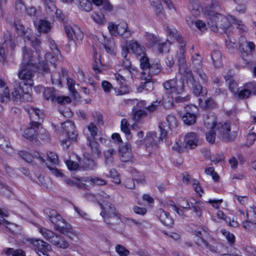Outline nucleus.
<instances>
[{
	"instance_id": "nucleus-44",
	"label": "nucleus",
	"mask_w": 256,
	"mask_h": 256,
	"mask_svg": "<svg viewBox=\"0 0 256 256\" xmlns=\"http://www.w3.org/2000/svg\"><path fill=\"white\" fill-rule=\"evenodd\" d=\"M92 4L89 0H80L78 8L86 12H90L92 8Z\"/></svg>"
},
{
	"instance_id": "nucleus-20",
	"label": "nucleus",
	"mask_w": 256,
	"mask_h": 256,
	"mask_svg": "<svg viewBox=\"0 0 256 256\" xmlns=\"http://www.w3.org/2000/svg\"><path fill=\"white\" fill-rule=\"evenodd\" d=\"M40 126V122H30V126L24 132L23 136L27 139L32 140L38 133Z\"/></svg>"
},
{
	"instance_id": "nucleus-45",
	"label": "nucleus",
	"mask_w": 256,
	"mask_h": 256,
	"mask_svg": "<svg viewBox=\"0 0 256 256\" xmlns=\"http://www.w3.org/2000/svg\"><path fill=\"white\" fill-rule=\"evenodd\" d=\"M96 164L94 160L89 158H85L84 160L83 168L86 170H92L96 167Z\"/></svg>"
},
{
	"instance_id": "nucleus-15",
	"label": "nucleus",
	"mask_w": 256,
	"mask_h": 256,
	"mask_svg": "<svg viewBox=\"0 0 256 256\" xmlns=\"http://www.w3.org/2000/svg\"><path fill=\"white\" fill-rule=\"evenodd\" d=\"M15 37L12 36L10 33H6L4 36V42L2 45L0 46V61L4 62L6 60V54L4 48L8 45L10 46L12 50H14L15 48Z\"/></svg>"
},
{
	"instance_id": "nucleus-6",
	"label": "nucleus",
	"mask_w": 256,
	"mask_h": 256,
	"mask_svg": "<svg viewBox=\"0 0 256 256\" xmlns=\"http://www.w3.org/2000/svg\"><path fill=\"white\" fill-rule=\"evenodd\" d=\"M100 206L102 210L100 215L106 224L114 226L120 222V215L113 204L102 200Z\"/></svg>"
},
{
	"instance_id": "nucleus-11",
	"label": "nucleus",
	"mask_w": 256,
	"mask_h": 256,
	"mask_svg": "<svg viewBox=\"0 0 256 256\" xmlns=\"http://www.w3.org/2000/svg\"><path fill=\"white\" fill-rule=\"evenodd\" d=\"M164 88L170 90L171 93L176 94H182L184 91V80L172 78L163 83Z\"/></svg>"
},
{
	"instance_id": "nucleus-5",
	"label": "nucleus",
	"mask_w": 256,
	"mask_h": 256,
	"mask_svg": "<svg viewBox=\"0 0 256 256\" xmlns=\"http://www.w3.org/2000/svg\"><path fill=\"white\" fill-rule=\"evenodd\" d=\"M179 71L186 80V83L192 86L193 93L196 96H204L207 94V90L198 84L195 80L191 70L188 68L186 64L185 58L182 56L178 60Z\"/></svg>"
},
{
	"instance_id": "nucleus-63",
	"label": "nucleus",
	"mask_w": 256,
	"mask_h": 256,
	"mask_svg": "<svg viewBox=\"0 0 256 256\" xmlns=\"http://www.w3.org/2000/svg\"><path fill=\"white\" fill-rule=\"evenodd\" d=\"M92 184L98 186H104L106 184V180L98 177L88 178Z\"/></svg>"
},
{
	"instance_id": "nucleus-53",
	"label": "nucleus",
	"mask_w": 256,
	"mask_h": 256,
	"mask_svg": "<svg viewBox=\"0 0 256 256\" xmlns=\"http://www.w3.org/2000/svg\"><path fill=\"white\" fill-rule=\"evenodd\" d=\"M141 72V78L144 80H152V74L150 67L142 68Z\"/></svg>"
},
{
	"instance_id": "nucleus-61",
	"label": "nucleus",
	"mask_w": 256,
	"mask_h": 256,
	"mask_svg": "<svg viewBox=\"0 0 256 256\" xmlns=\"http://www.w3.org/2000/svg\"><path fill=\"white\" fill-rule=\"evenodd\" d=\"M130 91V88L126 85L121 86L116 90V94L117 96H121L128 94Z\"/></svg>"
},
{
	"instance_id": "nucleus-35",
	"label": "nucleus",
	"mask_w": 256,
	"mask_h": 256,
	"mask_svg": "<svg viewBox=\"0 0 256 256\" xmlns=\"http://www.w3.org/2000/svg\"><path fill=\"white\" fill-rule=\"evenodd\" d=\"M213 64L216 68L220 67L222 64V56L221 52L218 50H214L211 54Z\"/></svg>"
},
{
	"instance_id": "nucleus-48",
	"label": "nucleus",
	"mask_w": 256,
	"mask_h": 256,
	"mask_svg": "<svg viewBox=\"0 0 256 256\" xmlns=\"http://www.w3.org/2000/svg\"><path fill=\"white\" fill-rule=\"evenodd\" d=\"M166 121L170 129L176 128L178 126V120L176 116L172 114H169L166 117Z\"/></svg>"
},
{
	"instance_id": "nucleus-26",
	"label": "nucleus",
	"mask_w": 256,
	"mask_h": 256,
	"mask_svg": "<svg viewBox=\"0 0 256 256\" xmlns=\"http://www.w3.org/2000/svg\"><path fill=\"white\" fill-rule=\"evenodd\" d=\"M131 148V145L128 143L120 148V160L122 162H128L132 160V154Z\"/></svg>"
},
{
	"instance_id": "nucleus-22",
	"label": "nucleus",
	"mask_w": 256,
	"mask_h": 256,
	"mask_svg": "<svg viewBox=\"0 0 256 256\" xmlns=\"http://www.w3.org/2000/svg\"><path fill=\"white\" fill-rule=\"evenodd\" d=\"M88 145L90 150V154L94 158H99L101 155V150L98 143L95 138L87 137Z\"/></svg>"
},
{
	"instance_id": "nucleus-47",
	"label": "nucleus",
	"mask_w": 256,
	"mask_h": 256,
	"mask_svg": "<svg viewBox=\"0 0 256 256\" xmlns=\"http://www.w3.org/2000/svg\"><path fill=\"white\" fill-rule=\"evenodd\" d=\"M86 129L88 131L90 136L88 137L92 138H95L94 137L97 135L98 128L93 122H90L87 126Z\"/></svg>"
},
{
	"instance_id": "nucleus-24",
	"label": "nucleus",
	"mask_w": 256,
	"mask_h": 256,
	"mask_svg": "<svg viewBox=\"0 0 256 256\" xmlns=\"http://www.w3.org/2000/svg\"><path fill=\"white\" fill-rule=\"evenodd\" d=\"M56 230L68 236L72 240L78 237V234L73 230L72 226L68 223H64L63 226H58Z\"/></svg>"
},
{
	"instance_id": "nucleus-18",
	"label": "nucleus",
	"mask_w": 256,
	"mask_h": 256,
	"mask_svg": "<svg viewBox=\"0 0 256 256\" xmlns=\"http://www.w3.org/2000/svg\"><path fill=\"white\" fill-rule=\"evenodd\" d=\"M28 240L35 248V250H38V253L52 250L50 245L42 240L30 238Z\"/></svg>"
},
{
	"instance_id": "nucleus-56",
	"label": "nucleus",
	"mask_w": 256,
	"mask_h": 256,
	"mask_svg": "<svg viewBox=\"0 0 256 256\" xmlns=\"http://www.w3.org/2000/svg\"><path fill=\"white\" fill-rule=\"evenodd\" d=\"M161 100L158 101L156 100L154 102H153L150 106L146 107V109L148 112L150 113L154 112L158 109Z\"/></svg>"
},
{
	"instance_id": "nucleus-21",
	"label": "nucleus",
	"mask_w": 256,
	"mask_h": 256,
	"mask_svg": "<svg viewBox=\"0 0 256 256\" xmlns=\"http://www.w3.org/2000/svg\"><path fill=\"white\" fill-rule=\"evenodd\" d=\"M49 219L54 224L56 230L58 226H63L64 223H66L62 216L54 210H50L47 212Z\"/></svg>"
},
{
	"instance_id": "nucleus-30",
	"label": "nucleus",
	"mask_w": 256,
	"mask_h": 256,
	"mask_svg": "<svg viewBox=\"0 0 256 256\" xmlns=\"http://www.w3.org/2000/svg\"><path fill=\"white\" fill-rule=\"evenodd\" d=\"M239 44L242 52L246 53V54H248V52H251L254 50L255 48V45L252 42L247 41L242 36L240 38Z\"/></svg>"
},
{
	"instance_id": "nucleus-42",
	"label": "nucleus",
	"mask_w": 256,
	"mask_h": 256,
	"mask_svg": "<svg viewBox=\"0 0 256 256\" xmlns=\"http://www.w3.org/2000/svg\"><path fill=\"white\" fill-rule=\"evenodd\" d=\"M162 104L166 108H170L173 106V98L169 94H166L161 101Z\"/></svg>"
},
{
	"instance_id": "nucleus-34",
	"label": "nucleus",
	"mask_w": 256,
	"mask_h": 256,
	"mask_svg": "<svg viewBox=\"0 0 256 256\" xmlns=\"http://www.w3.org/2000/svg\"><path fill=\"white\" fill-rule=\"evenodd\" d=\"M130 124L126 118L122 119L121 120L120 128L122 131L125 134L128 140L132 138V134L130 130Z\"/></svg>"
},
{
	"instance_id": "nucleus-4",
	"label": "nucleus",
	"mask_w": 256,
	"mask_h": 256,
	"mask_svg": "<svg viewBox=\"0 0 256 256\" xmlns=\"http://www.w3.org/2000/svg\"><path fill=\"white\" fill-rule=\"evenodd\" d=\"M32 46L36 50L35 55H34V52L30 48L26 46L23 48L22 62L20 66H32L35 68H39L43 72H48V68L47 63L44 61H41L40 60V44H38V46Z\"/></svg>"
},
{
	"instance_id": "nucleus-59",
	"label": "nucleus",
	"mask_w": 256,
	"mask_h": 256,
	"mask_svg": "<svg viewBox=\"0 0 256 256\" xmlns=\"http://www.w3.org/2000/svg\"><path fill=\"white\" fill-rule=\"evenodd\" d=\"M192 184L195 192L198 194L200 196L204 194V190L200 186V182L197 180L193 179L191 180Z\"/></svg>"
},
{
	"instance_id": "nucleus-38",
	"label": "nucleus",
	"mask_w": 256,
	"mask_h": 256,
	"mask_svg": "<svg viewBox=\"0 0 256 256\" xmlns=\"http://www.w3.org/2000/svg\"><path fill=\"white\" fill-rule=\"evenodd\" d=\"M224 78L227 84L228 85L229 88L230 90L235 94L238 90V84L232 78V76L229 75H227L224 76Z\"/></svg>"
},
{
	"instance_id": "nucleus-51",
	"label": "nucleus",
	"mask_w": 256,
	"mask_h": 256,
	"mask_svg": "<svg viewBox=\"0 0 256 256\" xmlns=\"http://www.w3.org/2000/svg\"><path fill=\"white\" fill-rule=\"evenodd\" d=\"M51 28L50 23L46 20H40V21L38 29L40 31L44 32H47Z\"/></svg>"
},
{
	"instance_id": "nucleus-32",
	"label": "nucleus",
	"mask_w": 256,
	"mask_h": 256,
	"mask_svg": "<svg viewBox=\"0 0 256 256\" xmlns=\"http://www.w3.org/2000/svg\"><path fill=\"white\" fill-rule=\"evenodd\" d=\"M198 101L200 106L204 109H210L216 106L214 100L212 98H199Z\"/></svg>"
},
{
	"instance_id": "nucleus-19",
	"label": "nucleus",
	"mask_w": 256,
	"mask_h": 256,
	"mask_svg": "<svg viewBox=\"0 0 256 256\" xmlns=\"http://www.w3.org/2000/svg\"><path fill=\"white\" fill-rule=\"evenodd\" d=\"M192 62L195 68V72L200 78L206 82L207 80L206 76L202 70V58L198 54H195L192 57Z\"/></svg>"
},
{
	"instance_id": "nucleus-8",
	"label": "nucleus",
	"mask_w": 256,
	"mask_h": 256,
	"mask_svg": "<svg viewBox=\"0 0 256 256\" xmlns=\"http://www.w3.org/2000/svg\"><path fill=\"white\" fill-rule=\"evenodd\" d=\"M122 70H120L119 72L114 74L115 78L120 84H123L126 82V78H130L132 73L135 70L134 67L132 66L131 62L128 58H124L122 62Z\"/></svg>"
},
{
	"instance_id": "nucleus-23",
	"label": "nucleus",
	"mask_w": 256,
	"mask_h": 256,
	"mask_svg": "<svg viewBox=\"0 0 256 256\" xmlns=\"http://www.w3.org/2000/svg\"><path fill=\"white\" fill-rule=\"evenodd\" d=\"M128 48L136 56L140 57L146 55L145 48L135 40H130L128 42Z\"/></svg>"
},
{
	"instance_id": "nucleus-37",
	"label": "nucleus",
	"mask_w": 256,
	"mask_h": 256,
	"mask_svg": "<svg viewBox=\"0 0 256 256\" xmlns=\"http://www.w3.org/2000/svg\"><path fill=\"white\" fill-rule=\"evenodd\" d=\"M196 117L194 114L186 112L182 116V120L186 125H192L195 123Z\"/></svg>"
},
{
	"instance_id": "nucleus-60",
	"label": "nucleus",
	"mask_w": 256,
	"mask_h": 256,
	"mask_svg": "<svg viewBox=\"0 0 256 256\" xmlns=\"http://www.w3.org/2000/svg\"><path fill=\"white\" fill-rule=\"evenodd\" d=\"M192 25H194L200 31L203 32L206 30V26L204 22L202 20H196L194 22H191Z\"/></svg>"
},
{
	"instance_id": "nucleus-46",
	"label": "nucleus",
	"mask_w": 256,
	"mask_h": 256,
	"mask_svg": "<svg viewBox=\"0 0 256 256\" xmlns=\"http://www.w3.org/2000/svg\"><path fill=\"white\" fill-rule=\"evenodd\" d=\"M150 4L156 14L158 15L162 12L163 8L160 0H152Z\"/></svg>"
},
{
	"instance_id": "nucleus-41",
	"label": "nucleus",
	"mask_w": 256,
	"mask_h": 256,
	"mask_svg": "<svg viewBox=\"0 0 256 256\" xmlns=\"http://www.w3.org/2000/svg\"><path fill=\"white\" fill-rule=\"evenodd\" d=\"M146 82L142 83V82L140 84L138 88V90L141 92L144 90H146V91H152L154 88V82L152 81V80H146Z\"/></svg>"
},
{
	"instance_id": "nucleus-39",
	"label": "nucleus",
	"mask_w": 256,
	"mask_h": 256,
	"mask_svg": "<svg viewBox=\"0 0 256 256\" xmlns=\"http://www.w3.org/2000/svg\"><path fill=\"white\" fill-rule=\"evenodd\" d=\"M43 95L46 100L50 101L52 102H55L56 96L53 88H45L43 92Z\"/></svg>"
},
{
	"instance_id": "nucleus-55",
	"label": "nucleus",
	"mask_w": 256,
	"mask_h": 256,
	"mask_svg": "<svg viewBox=\"0 0 256 256\" xmlns=\"http://www.w3.org/2000/svg\"><path fill=\"white\" fill-rule=\"evenodd\" d=\"M92 18L96 23L102 24L105 22L104 16L102 12H96L92 16Z\"/></svg>"
},
{
	"instance_id": "nucleus-36",
	"label": "nucleus",
	"mask_w": 256,
	"mask_h": 256,
	"mask_svg": "<svg viewBox=\"0 0 256 256\" xmlns=\"http://www.w3.org/2000/svg\"><path fill=\"white\" fill-rule=\"evenodd\" d=\"M188 8L194 16L198 15L201 8L199 1L198 0H190Z\"/></svg>"
},
{
	"instance_id": "nucleus-52",
	"label": "nucleus",
	"mask_w": 256,
	"mask_h": 256,
	"mask_svg": "<svg viewBox=\"0 0 256 256\" xmlns=\"http://www.w3.org/2000/svg\"><path fill=\"white\" fill-rule=\"evenodd\" d=\"M6 254L7 255L12 254V256H26L25 252L21 249L14 250L12 248H8Z\"/></svg>"
},
{
	"instance_id": "nucleus-13",
	"label": "nucleus",
	"mask_w": 256,
	"mask_h": 256,
	"mask_svg": "<svg viewBox=\"0 0 256 256\" xmlns=\"http://www.w3.org/2000/svg\"><path fill=\"white\" fill-rule=\"evenodd\" d=\"M32 66H20V70L18 76L20 79L22 80L25 85L32 86L34 85L33 78L34 76L32 72Z\"/></svg>"
},
{
	"instance_id": "nucleus-64",
	"label": "nucleus",
	"mask_w": 256,
	"mask_h": 256,
	"mask_svg": "<svg viewBox=\"0 0 256 256\" xmlns=\"http://www.w3.org/2000/svg\"><path fill=\"white\" fill-rule=\"evenodd\" d=\"M116 250L120 256H127L129 254V251L121 245H117L116 246Z\"/></svg>"
},
{
	"instance_id": "nucleus-14",
	"label": "nucleus",
	"mask_w": 256,
	"mask_h": 256,
	"mask_svg": "<svg viewBox=\"0 0 256 256\" xmlns=\"http://www.w3.org/2000/svg\"><path fill=\"white\" fill-rule=\"evenodd\" d=\"M200 144L199 135L194 132H187L184 138V147L190 150L196 148Z\"/></svg>"
},
{
	"instance_id": "nucleus-1",
	"label": "nucleus",
	"mask_w": 256,
	"mask_h": 256,
	"mask_svg": "<svg viewBox=\"0 0 256 256\" xmlns=\"http://www.w3.org/2000/svg\"><path fill=\"white\" fill-rule=\"evenodd\" d=\"M212 3L213 6L203 9V12L206 18L208 25L214 32H217L219 28L225 32L230 26L232 23H234L235 18L232 16L226 17L216 12L212 9L217 6L216 1L212 0Z\"/></svg>"
},
{
	"instance_id": "nucleus-2",
	"label": "nucleus",
	"mask_w": 256,
	"mask_h": 256,
	"mask_svg": "<svg viewBox=\"0 0 256 256\" xmlns=\"http://www.w3.org/2000/svg\"><path fill=\"white\" fill-rule=\"evenodd\" d=\"M193 233L196 236L194 239L196 243L199 246L202 248H206L214 253H218L222 255L226 254L222 250L224 246L222 244L216 242L213 238L208 240H205L208 238L210 236L209 230L206 227H200L198 230L193 231Z\"/></svg>"
},
{
	"instance_id": "nucleus-3",
	"label": "nucleus",
	"mask_w": 256,
	"mask_h": 256,
	"mask_svg": "<svg viewBox=\"0 0 256 256\" xmlns=\"http://www.w3.org/2000/svg\"><path fill=\"white\" fill-rule=\"evenodd\" d=\"M204 124L208 128L211 130H218V132L222 139L225 142H228L234 140L236 136V132H230V124L225 123L222 124L220 123L216 124V118L212 114H208L204 116Z\"/></svg>"
},
{
	"instance_id": "nucleus-7",
	"label": "nucleus",
	"mask_w": 256,
	"mask_h": 256,
	"mask_svg": "<svg viewBox=\"0 0 256 256\" xmlns=\"http://www.w3.org/2000/svg\"><path fill=\"white\" fill-rule=\"evenodd\" d=\"M62 132L60 138L64 148H68L70 144V140H75L77 138L75 126L72 122L67 120L62 124Z\"/></svg>"
},
{
	"instance_id": "nucleus-43",
	"label": "nucleus",
	"mask_w": 256,
	"mask_h": 256,
	"mask_svg": "<svg viewBox=\"0 0 256 256\" xmlns=\"http://www.w3.org/2000/svg\"><path fill=\"white\" fill-rule=\"evenodd\" d=\"M251 91L246 88H243L239 90L234 95L238 100H243L248 98L251 94Z\"/></svg>"
},
{
	"instance_id": "nucleus-17",
	"label": "nucleus",
	"mask_w": 256,
	"mask_h": 256,
	"mask_svg": "<svg viewBox=\"0 0 256 256\" xmlns=\"http://www.w3.org/2000/svg\"><path fill=\"white\" fill-rule=\"evenodd\" d=\"M65 30L70 40H74V38L77 40L80 41L83 38V33L78 26L72 27L70 26H66Z\"/></svg>"
},
{
	"instance_id": "nucleus-16",
	"label": "nucleus",
	"mask_w": 256,
	"mask_h": 256,
	"mask_svg": "<svg viewBox=\"0 0 256 256\" xmlns=\"http://www.w3.org/2000/svg\"><path fill=\"white\" fill-rule=\"evenodd\" d=\"M166 31L168 34L170 36L173 37L180 44V48L178 52V54H179L180 56L178 55V60L179 58H180L182 56H184V47L185 46V43L183 42L182 38L180 37L178 32L177 30L174 27H167Z\"/></svg>"
},
{
	"instance_id": "nucleus-25",
	"label": "nucleus",
	"mask_w": 256,
	"mask_h": 256,
	"mask_svg": "<svg viewBox=\"0 0 256 256\" xmlns=\"http://www.w3.org/2000/svg\"><path fill=\"white\" fill-rule=\"evenodd\" d=\"M256 214L254 211L247 213L246 219L243 222L242 226L246 230H252L256 228Z\"/></svg>"
},
{
	"instance_id": "nucleus-57",
	"label": "nucleus",
	"mask_w": 256,
	"mask_h": 256,
	"mask_svg": "<svg viewBox=\"0 0 256 256\" xmlns=\"http://www.w3.org/2000/svg\"><path fill=\"white\" fill-rule=\"evenodd\" d=\"M47 160H49L53 165H58V156L52 152H47Z\"/></svg>"
},
{
	"instance_id": "nucleus-54",
	"label": "nucleus",
	"mask_w": 256,
	"mask_h": 256,
	"mask_svg": "<svg viewBox=\"0 0 256 256\" xmlns=\"http://www.w3.org/2000/svg\"><path fill=\"white\" fill-rule=\"evenodd\" d=\"M145 36L148 41V45L150 46H153L158 42V38L153 34L146 32Z\"/></svg>"
},
{
	"instance_id": "nucleus-27",
	"label": "nucleus",
	"mask_w": 256,
	"mask_h": 256,
	"mask_svg": "<svg viewBox=\"0 0 256 256\" xmlns=\"http://www.w3.org/2000/svg\"><path fill=\"white\" fill-rule=\"evenodd\" d=\"M50 243L58 248L66 249L70 246L69 242L62 236L56 234L54 238L50 240Z\"/></svg>"
},
{
	"instance_id": "nucleus-58",
	"label": "nucleus",
	"mask_w": 256,
	"mask_h": 256,
	"mask_svg": "<svg viewBox=\"0 0 256 256\" xmlns=\"http://www.w3.org/2000/svg\"><path fill=\"white\" fill-rule=\"evenodd\" d=\"M94 62L93 64V69L96 72H100L103 70V67L102 65L101 62L97 56H94Z\"/></svg>"
},
{
	"instance_id": "nucleus-33",
	"label": "nucleus",
	"mask_w": 256,
	"mask_h": 256,
	"mask_svg": "<svg viewBox=\"0 0 256 256\" xmlns=\"http://www.w3.org/2000/svg\"><path fill=\"white\" fill-rule=\"evenodd\" d=\"M128 26L126 22H120L117 24L116 36H124L126 37L129 36L132 32L128 29Z\"/></svg>"
},
{
	"instance_id": "nucleus-49",
	"label": "nucleus",
	"mask_w": 256,
	"mask_h": 256,
	"mask_svg": "<svg viewBox=\"0 0 256 256\" xmlns=\"http://www.w3.org/2000/svg\"><path fill=\"white\" fill-rule=\"evenodd\" d=\"M10 99V93L8 88L0 90V102H7Z\"/></svg>"
},
{
	"instance_id": "nucleus-50",
	"label": "nucleus",
	"mask_w": 256,
	"mask_h": 256,
	"mask_svg": "<svg viewBox=\"0 0 256 256\" xmlns=\"http://www.w3.org/2000/svg\"><path fill=\"white\" fill-rule=\"evenodd\" d=\"M10 144L9 140L4 134L0 132V148L6 150L10 148Z\"/></svg>"
},
{
	"instance_id": "nucleus-28",
	"label": "nucleus",
	"mask_w": 256,
	"mask_h": 256,
	"mask_svg": "<svg viewBox=\"0 0 256 256\" xmlns=\"http://www.w3.org/2000/svg\"><path fill=\"white\" fill-rule=\"evenodd\" d=\"M157 217L162 224L166 226H169L173 224V220L170 216L168 213L162 209L157 211Z\"/></svg>"
},
{
	"instance_id": "nucleus-40",
	"label": "nucleus",
	"mask_w": 256,
	"mask_h": 256,
	"mask_svg": "<svg viewBox=\"0 0 256 256\" xmlns=\"http://www.w3.org/2000/svg\"><path fill=\"white\" fill-rule=\"evenodd\" d=\"M38 231L43 237L50 242V240L54 238L56 235L52 231L44 228H40Z\"/></svg>"
},
{
	"instance_id": "nucleus-10",
	"label": "nucleus",
	"mask_w": 256,
	"mask_h": 256,
	"mask_svg": "<svg viewBox=\"0 0 256 256\" xmlns=\"http://www.w3.org/2000/svg\"><path fill=\"white\" fill-rule=\"evenodd\" d=\"M14 24L18 34L26 38L31 42L32 45L34 47L38 46V44H40V41L38 38L33 36L32 32L30 28H25L20 21H16Z\"/></svg>"
},
{
	"instance_id": "nucleus-9",
	"label": "nucleus",
	"mask_w": 256,
	"mask_h": 256,
	"mask_svg": "<svg viewBox=\"0 0 256 256\" xmlns=\"http://www.w3.org/2000/svg\"><path fill=\"white\" fill-rule=\"evenodd\" d=\"M166 131L162 128V126H160L157 132H149L146 134L144 140V143L146 145H156L162 141L164 139H166Z\"/></svg>"
},
{
	"instance_id": "nucleus-31",
	"label": "nucleus",
	"mask_w": 256,
	"mask_h": 256,
	"mask_svg": "<svg viewBox=\"0 0 256 256\" xmlns=\"http://www.w3.org/2000/svg\"><path fill=\"white\" fill-rule=\"evenodd\" d=\"M190 202L191 204V210H193L194 216L200 218L202 215V208L203 202L200 201H196L194 198H190Z\"/></svg>"
},
{
	"instance_id": "nucleus-12",
	"label": "nucleus",
	"mask_w": 256,
	"mask_h": 256,
	"mask_svg": "<svg viewBox=\"0 0 256 256\" xmlns=\"http://www.w3.org/2000/svg\"><path fill=\"white\" fill-rule=\"evenodd\" d=\"M12 96L13 100L16 102H19L22 100L26 102L32 100L31 94L28 91L24 90L20 83L14 85V90L12 92Z\"/></svg>"
},
{
	"instance_id": "nucleus-29",
	"label": "nucleus",
	"mask_w": 256,
	"mask_h": 256,
	"mask_svg": "<svg viewBox=\"0 0 256 256\" xmlns=\"http://www.w3.org/2000/svg\"><path fill=\"white\" fill-rule=\"evenodd\" d=\"M29 114L30 122H40L43 118V114L40 110L31 107L26 110Z\"/></svg>"
},
{
	"instance_id": "nucleus-62",
	"label": "nucleus",
	"mask_w": 256,
	"mask_h": 256,
	"mask_svg": "<svg viewBox=\"0 0 256 256\" xmlns=\"http://www.w3.org/2000/svg\"><path fill=\"white\" fill-rule=\"evenodd\" d=\"M221 232L230 244H233L234 243L235 237L232 234H230L229 232L224 229L222 230Z\"/></svg>"
}]
</instances>
